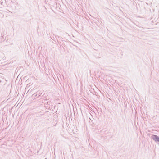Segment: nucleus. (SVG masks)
<instances>
[{"instance_id":"f257e3e1","label":"nucleus","mask_w":159,"mask_h":159,"mask_svg":"<svg viewBox=\"0 0 159 159\" xmlns=\"http://www.w3.org/2000/svg\"><path fill=\"white\" fill-rule=\"evenodd\" d=\"M152 138L155 141L159 142V137L157 135H153L152 136Z\"/></svg>"}]
</instances>
